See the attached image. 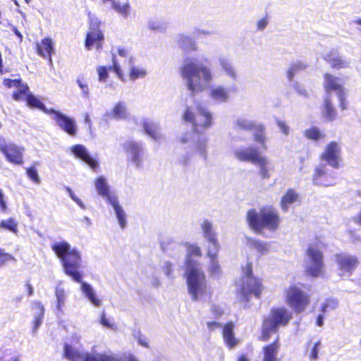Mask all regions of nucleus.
Returning <instances> with one entry per match:
<instances>
[{"mask_svg":"<svg viewBox=\"0 0 361 361\" xmlns=\"http://www.w3.org/2000/svg\"><path fill=\"white\" fill-rule=\"evenodd\" d=\"M18 222L13 218L2 220L0 222V228L9 231L14 234H17L18 232Z\"/></svg>","mask_w":361,"mask_h":361,"instance_id":"nucleus-48","label":"nucleus"},{"mask_svg":"<svg viewBox=\"0 0 361 361\" xmlns=\"http://www.w3.org/2000/svg\"><path fill=\"white\" fill-rule=\"evenodd\" d=\"M256 132L253 134V138L255 142L260 144L264 150L267 149V135L265 133V127L262 124L257 125L254 128Z\"/></svg>","mask_w":361,"mask_h":361,"instance_id":"nucleus-39","label":"nucleus"},{"mask_svg":"<svg viewBox=\"0 0 361 361\" xmlns=\"http://www.w3.org/2000/svg\"><path fill=\"white\" fill-rule=\"evenodd\" d=\"M135 338L137 340L138 343L145 347L149 348V339L145 336L142 335L140 331L134 334Z\"/></svg>","mask_w":361,"mask_h":361,"instance_id":"nucleus-60","label":"nucleus"},{"mask_svg":"<svg viewBox=\"0 0 361 361\" xmlns=\"http://www.w3.org/2000/svg\"><path fill=\"white\" fill-rule=\"evenodd\" d=\"M200 226L202 235L207 241L217 238V233H216L213 224L211 221L209 220H204L201 223Z\"/></svg>","mask_w":361,"mask_h":361,"instance_id":"nucleus-38","label":"nucleus"},{"mask_svg":"<svg viewBox=\"0 0 361 361\" xmlns=\"http://www.w3.org/2000/svg\"><path fill=\"white\" fill-rule=\"evenodd\" d=\"M147 68L142 64H135L133 61L130 63L128 77L130 80L135 81L143 79L147 75Z\"/></svg>","mask_w":361,"mask_h":361,"instance_id":"nucleus-33","label":"nucleus"},{"mask_svg":"<svg viewBox=\"0 0 361 361\" xmlns=\"http://www.w3.org/2000/svg\"><path fill=\"white\" fill-rule=\"evenodd\" d=\"M66 274L71 276L75 281H80L82 275L79 272L81 267V255L80 252L73 248L61 261Z\"/></svg>","mask_w":361,"mask_h":361,"instance_id":"nucleus-11","label":"nucleus"},{"mask_svg":"<svg viewBox=\"0 0 361 361\" xmlns=\"http://www.w3.org/2000/svg\"><path fill=\"white\" fill-rule=\"evenodd\" d=\"M313 182L315 185L327 187L335 183V178L326 172L325 166H321L315 169Z\"/></svg>","mask_w":361,"mask_h":361,"instance_id":"nucleus-26","label":"nucleus"},{"mask_svg":"<svg viewBox=\"0 0 361 361\" xmlns=\"http://www.w3.org/2000/svg\"><path fill=\"white\" fill-rule=\"evenodd\" d=\"M259 169V174L263 179H269L274 167L271 161L267 157L260 154L254 163Z\"/></svg>","mask_w":361,"mask_h":361,"instance_id":"nucleus-25","label":"nucleus"},{"mask_svg":"<svg viewBox=\"0 0 361 361\" xmlns=\"http://www.w3.org/2000/svg\"><path fill=\"white\" fill-rule=\"evenodd\" d=\"M324 59L334 68L341 69L350 66V62L340 56L336 50H331L326 52L324 55Z\"/></svg>","mask_w":361,"mask_h":361,"instance_id":"nucleus-28","label":"nucleus"},{"mask_svg":"<svg viewBox=\"0 0 361 361\" xmlns=\"http://www.w3.org/2000/svg\"><path fill=\"white\" fill-rule=\"evenodd\" d=\"M186 249L185 256V270L202 269L200 262L195 260L194 258H200L202 252L200 246L197 244L185 243Z\"/></svg>","mask_w":361,"mask_h":361,"instance_id":"nucleus-18","label":"nucleus"},{"mask_svg":"<svg viewBox=\"0 0 361 361\" xmlns=\"http://www.w3.org/2000/svg\"><path fill=\"white\" fill-rule=\"evenodd\" d=\"M235 86L226 87L221 85H215L210 88L209 95V97L217 103H225L230 99V93L235 92Z\"/></svg>","mask_w":361,"mask_h":361,"instance_id":"nucleus-21","label":"nucleus"},{"mask_svg":"<svg viewBox=\"0 0 361 361\" xmlns=\"http://www.w3.org/2000/svg\"><path fill=\"white\" fill-rule=\"evenodd\" d=\"M237 293L243 300H248L250 295L259 298L264 290L260 279L252 274V264L250 263L243 267V276L237 281Z\"/></svg>","mask_w":361,"mask_h":361,"instance_id":"nucleus-4","label":"nucleus"},{"mask_svg":"<svg viewBox=\"0 0 361 361\" xmlns=\"http://www.w3.org/2000/svg\"><path fill=\"white\" fill-rule=\"evenodd\" d=\"M51 118L55 121L57 126L63 131L71 136L77 133V126L74 118L68 117L60 111L50 109Z\"/></svg>","mask_w":361,"mask_h":361,"instance_id":"nucleus-15","label":"nucleus"},{"mask_svg":"<svg viewBox=\"0 0 361 361\" xmlns=\"http://www.w3.org/2000/svg\"><path fill=\"white\" fill-rule=\"evenodd\" d=\"M234 324L232 322L226 324L223 329L224 342L229 348H233L239 343V340L234 335Z\"/></svg>","mask_w":361,"mask_h":361,"instance_id":"nucleus-34","label":"nucleus"},{"mask_svg":"<svg viewBox=\"0 0 361 361\" xmlns=\"http://www.w3.org/2000/svg\"><path fill=\"white\" fill-rule=\"evenodd\" d=\"M4 84L8 88H15L13 94V98L16 101H25L31 107L37 108L43 110L47 114H50V110L46 109L43 103L34 95L30 93L27 86L23 84L18 79H5Z\"/></svg>","mask_w":361,"mask_h":361,"instance_id":"nucleus-9","label":"nucleus"},{"mask_svg":"<svg viewBox=\"0 0 361 361\" xmlns=\"http://www.w3.org/2000/svg\"><path fill=\"white\" fill-rule=\"evenodd\" d=\"M32 309L34 312L35 316H44V305L38 301H35L32 304Z\"/></svg>","mask_w":361,"mask_h":361,"instance_id":"nucleus-56","label":"nucleus"},{"mask_svg":"<svg viewBox=\"0 0 361 361\" xmlns=\"http://www.w3.org/2000/svg\"><path fill=\"white\" fill-rule=\"evenodd\" d=\"M99 322L101 325L107 329L116 330L117 328L114 319L106 317L104 312H102L101 314L100 318L99 319Z\"/></svg>","mask_w":361,"mask_h":361,"instance_id":"nucleus-52","label":"nucleus"},{"mask_svg":"<svg viewBox=\"0 0 361 361\" xmlns=\"http://www.w3.org/2000/svg\"><path fill=\"white\" fill-rule=\"evenodd\" d=\"M257 125L247 116H240L236 118L235 122V128L244 130H252Z\"/></svg>","mask_w":361,"mask_h":361,"instance_id":"nucleus-40","label":"nucleus"},{"mask_svg":"<svg viewBox=\"0 0 361 361\" xmlns=\"http://www.w3.org/2000/svg\"><path fill=\"white\" fill-rule=\"evenodd\" d=\"M67 192L68 193L70 197L82 209H85L86 208L85 204L82 202V201L78 198L73 192V190L70 188H66Z\"/></svg>","mask_w":361,"mask_h":361,"instance_id":"nucleus-61","label":"nucleus"},{"mask_svg":"<svg viewBox=\"0 0 361 361\" xmlns=\"http://www.w3.org/2000/svg\"><path fill=\"white\" fill-rule=\"evenodd\" d=\"M306 68V65L302 62H295L292 63L287 71V77L289 80H291L295 76V73L298 71L305 70Z\"/></svg>","mask_w":361,"mask_h":361,"instance_id":"nucleus-51","label":"nucleus"},{"mask_svg":"<svg viewBox=\"0 0 361 361\" xmlns=\"http://www.w3.org/2000/svg\"><path fill=\"white\" fill-rule=\"evenodd\" d=\"M247 244L250 247L256 250L261 255L267 253L269 250V245L267 243L260 242L253 239L247 238Z\"/></svg>","mask_w":361,"mask_h":361,"instance_id":"nucleus-46","label":"nucleus"},{"mask_svg":"<svg viewBox=\"0 0 361 361\" xmlns=\"http://www.w3.org/2000/svg\"><path fill=\"white\" fill-rule=\"evenodd\" d=\"M147 27L152 30L162 31L165 29L164 24L159 19H150L147 22Z\"/></svg>","mask_w":361,"mask_h":361,"instance_id":"nucleus-55","label":"nucleus"},{"mask_svg":"<svg viewBox=\"0 0 361 361\" xmlns=\"http://www.w3.org/2000/svg\"><path fill=\"white\" fill-rule=\"evenodd\" d=\"M68 295V290L66 289L62 282L60 281L56 285L54 290V295L56 298V308L58 313H64V307L66 306Z\"/></svg>","mask_w":361,"mask_h":361,"instance_id":"nucleus-27","label":"nucleus"},{"mask_svg":"<svg viewBox=\"0 0 361 361\" xmlns=\"http://www.w3.org/2000/svg\"><path fill=\"white\" fill-rule=\"evenodd\" d=\"M292 319V312L285 307H279L271 311L270 316L264 320L262 339L267 341L272 333H275L279 326H286Z\"/></svg>","mask_w":361,"mask_h":361,"instance_id":"nucleus-8","label":"nucleus"},{"mask_svg":"<svg viewBox=\"0 0 361 361\" xmlns=\"http://www.w3.org/2000/svg\"><path fill=\"white\" fill-rule=\"evenodd\" d=\"M108 115L116 120L126 119L128 117L127 104L123 101L117 102Z\"/></svg>","mask_w":361,"mask_h":361,"instance_id":"nucleus-32","label":"nucleus"},{"mask_svg":"<svg viewBox=\"0 0 361 361\" xmlns=\"http://www.w3.org/2000/svg\"><path fill=\"white\" fill-rule=\"evenodd\" d=\"M178 43L184 48H188L192 50L197 49L196 44L188 36L180 35L178 38Z\"/></svg>","mask_w":361,"mask_h":361,"instance_id":"nucleus-53","label":"nucleus"},{"mask_svg":"<svg viewBox=\"0 0 361 361\" xmlns=\"http://www.w3.org/2000/svg\"><path fill=\"white\" fill-rule=\"evenodd\" d=\"M322 114L329 121H333L336 118V111L331 102L330 97L329 96H326L324 99Z\"/></svg>","mask_w":361,"mask_h":361,"instance_id":"nucleus-43","label":"nucleus"},{"mask_svg":"<svg viewBox=\"0 0 361 361\" xmlns=\"http://www.w3.org/2000/svg\"><path fill=\"white\" fill-rule=\"evenodd\" d=\"M112 8L124 18H127L130 11V6L128 2H119L115 0L110 1Z\"/></svg>","mask_w":361,"mask_h":361,"instance_id":"nucleus-45","label":"nucleus"},{"mask_svg":"<svg viewBox=\"0 0 361 361\" xmlns=\"http://www.w3.org/2000/svg\"><path fill=\"white\" fill-rule=\"evenodd\" d=\"M185 277L188 292L192 301L203 302L209 299L211 293L202 269L185 270Z\"/></svg>","mask_w":361,"mask_h":361,"instance_id":"nucleus-3","label":"nucleus"},{"mask_svg":"<svg viewBox=\"0 0 361 361\" xmlns=\"http://www.w3.org/2000/svg\"><path fill=\"white\" fill-rule=\"evenodd\" d=\"M37 52L43 58H47L50 66L53 65L51 54L54 52V43L51 38L45 37L37 44Z\"/></svg>","mask_w":361,"mask_h":361,"instance_id":"nucleus-30","label":"nucleus"},{"mask_svg":"<svg viewBox=\"0 0 361 361\" xmlns=\"http://www.w3.org/2000/svg\"><path fill=\"white\" fill-rule=\"evenodd\" d=\"M143 128L146 134L156 141H159L163 138L160 127L158 124L149 121L143 122Z\"/></svg>","mask_w":361,"mask_h":361,"instance_id":"nucleus-35","label":"nucleus"},{"mask_svg":"<svg viewBox=\"0 0 361 361\" xmlns=\"http://www.w3.org/2000/svg\"><path fill=\"white\" fill-rule=\"evenodd\" d=\"M324 87L326 92V96H331V91H336L337 95L339 93L344 92L342 80L331 74L326 73L324 76Z\"/></svg>","mask_w":361,"mask_h":361,"instance_id":"nucleus-24","label":"nucleus"},{"mask_svg":"<svg viewBox=\"0 0 361 361\" xmlns=\"http://www.w3.org/2000/svg\"><path fill=\"white\" fill-rule=\"evenodd\" d=\"M194 151L197 152L204 160L207 159V139L205 137H200L196 140L194 146Z\"/></svg>","mask_w":361,"mask_h":361,"instance_id":"nucleus-41","label":"nucleus"},{"mask_svg":"<svg viewBox=\"0 0 361 361\" xmlns=\"http://www.w3.org/2000/svg\"><path fill=\"white\" fill-rule=\"evenodd\" d=\"M27 175L30 180L37 184L40 183V178L38 175V171L35 167H30L27 169Z\"/></svg>","mask_w":361,"mask_h":361,"instance_id":"nucleus-58","label":"nucleus"},{"mask_svg":"<svg viewBox=\"0 0 361 361\" xmlns=\"http://www.w3.org/2000/svg\"><path fill=\"white\" fill-rule=\"evenodd\" d=\"M321 159L334 168H338L341 161V149L336 142H331L324 148Z\"/></svg>","mask_w":361,"mask_h":361,"instance_id":"nucleus-14","label":"nucleus"},{"mask_svg":"<svg viewBox=\"0 0 361 361\" xmlns=\"http://www.w3.org/2000/svg\"><path fill=\"white\" fill-rule=\"evenodd\" d=\"M207 247V256L209 259L218 258L219 252L220 250V244L218 238L208 240Z\"/></svg>","mask_w":361,"mask_h":361,"instance_id":"nucleus-44","label":"nucleus"},{"mask_svg":"<svg viewBox=\"0 0 361 361\" xmlns=\"http://www.w3.org/2000/svg\"><path fill=\"white\" fill-rule=\"evenodd\" d=\"M76 82L82 91V96L85 98H88L90 96V89L88 83L82 76H79L77 78Z\"/></svg>","mask_w":361,"mask_h":361,"instance_id":"nucleus-54","label":"nucleus"},{"mask_svg":"<svg viewBox=\"0 0 361 361\" xmlns=\"http://www.w3.org/2000/svg\"><path fill=\"white\" fill-rule=\"evenodd\" d=\"M305 136L310 140L317 141L324 138L323 133L316 127L307 129L304 133Z\"/></svg>","mask_w":361,"mask_h":361,"instance_id":"nucleus-50","label":"nucleus"},{"mask_svg":"<svg viewBox=\"0 0 361 361\" xmlns=\"http://www.w3.org/2000/svg\"><path fill=\"white\" fill-rule=\"evenodd\" d=\"M279 345L276 342L265 346L263 349L264 357L262 361H279L276 356L278 354Z\"/></svg>","mask_w":361,"mask_h":361,"instance_id":"nucleus-42","label":"nucleus"},{"mask_svg":"<svg viewBox=\"0 0 361 361\" xmlns=\"http://www.w3.org/2000/svg\"><path fill=\"white\" fill-rule=\"evenodd\" d=\"M183 120L192 125L196 133L212 126V116L202 104L195 102L194 106L187 107L183 114Z\"/></svg>","mask_w":361,"mask_h":361,"instance_id":"nucleus-5","label":"nucleus"},{"mask_svg":"<svg viewBox=\"0 0 361 361\" xmlns=\"http://www.w3.org/2000/svg\"><path fill=\"white\" fill-rule=\"evenodd\" d=\"M116 51L119 56L128 59L129 60V63L132 62L133 59L130 56L129 51L127 49H126L125 47H118Z\"/></svg>","mask_w":361,"mask_h":361,"instance_id":"nucleus-64","label":"nucleus"},{"mask_svg":"<svg viewBox=\"0 0 361 361\" xmlns=\"http://www.w3.org/2000/svg\"><path fill=\"white\" fill-rule=\"evenodd\" d=\"M208 271L212 277L219 278L221 274V268L219 263L218 258L209 259Z\"/></svg>","mask_w":361,"mask_h":361,"instance_id":"nucleus-49","label":"nucleus"},{"mask_svg":"<svg viewBox=\"0 0 361 361\" xmlns=\"http://www.w3.org/2000/svg\"><path fill=\"white\" fill-rule=\"evenodd\" d=\"M321 346V342L319 341L310 343L309 347L311 348L310 353V357L312 360H317L318 358V349Z\"/></svg>","mask_w":361,"mask_h":361,"instance_id":"nucleus-59","label":"nucleus"},{"mask_svg":"<svg viewBox=\"0 0 361 361\" xmlns=\"http://www.w3.org/2000/svg\"><path fill=\"white\" fill-rule=\"evenodd\" d=\"M323 247V243L316 240L309 245L306 250L304 267L305 271L312 276H322L325 273L324 255L322 252Z\"/></svg>","mask_w":361,"mask_h":361,"instance_id":"nucleus-6","label":"nucleus"},{"mask_svg":"<svg viewBox=\"0 0 361 361\" xmlns=\"http://www.w3.org/2000/svg\"><path fill=\"white\" fill-rule=\"evenodd\" d=\"M335 263L338 274L341 277H349L357 268L359 261L354 255L339 253L335 255Z\"/></svg>","mask_w":361,"mask_h":361,"instance_id":"nucleus-12","label":"nucleus"},{"mask_svg":"<svg viewBox=\"0 0 361 361\" xmlns=\"http://www.w3.org/2000/svg\"><path fill=\"white\" fill-rule=\"evenodd\" d=\"M112 66L109 68L104 66H99L97 67L96 71L98 75V80L99 82L105 83L109 78V71H114L118 78L121 80H123V74L121 66L119 65L118 61L117 60L116 56L114 54L112 57Z\"/></svg>","mask_w":361,"mask_h":361,"instance_id":"nucleus-20","label":"nucleus"},{"mask_svg":"<svg viewBox=\"0 0 361 361\" xmlns=\"http://www.w3.org/2000/svg\"><path fill=\"white\" fill-rule=\"evenodd\" d=\"M15 260L14 257L10 254L4 252L0 249V267L4 265L6 262L9 261Z\"/></svg>","mask_w":361,"mask_h":361,"instance_id":"nucleus-63","label":"nucleus"},{"mask_svg":"<svg viewBox=\"0 0 361 361\" xmlns=\"http://www.w3.org/2000/svg\"><path fill=\"white\" fill-rule=\"evenodd\" d=\"M51 249L62 261L71 251V245L66 241L56 242L52 244Z\"/></svg>","mask_w":361,"mask_h":361,"instance_id":"nucleus-36","label":"nucleus"},{"mask_svg":"<svg viewBox=\"0 0 361 361\" xmlns=\"http://www.w3.org/2000/svg\"><path fill=\"white\" fill-rule=\"evenodd\" d=\"M298 195L293 189H289L284 195L282 196L280 205L283 212H287L289 207L297 202Z\"/></svg>","mask_w":361,"mask_h":361,"instance_id":"nucleus-37","label":"nucleus"},{"mask_svg":"<svg viewBox=\"0 0 361 361\" xmlns=\"http://www.w3.org/2000/svg\"><path fill=\"white\" fill-rule=\"evenodd\" d=\"M94 187L98 195L105 198L111 205L121 228H124L126 226V212L118 203L117 197L114 192L110 191L106 178L103 176L96 178L94 180Z\"/></svg>","mask_w":361,"mask_h":361,"instance_id":"nucleus-7","label":"nucleus"},{"mask_svg":"<svg viewBox=\"0 0 361 361\" xmlns=\"http://www.w3.org/2000/svg\"><path fill=\"white\" fill-rule=\"evenodd\" d=\"M128 157L137 168H141L143 164V150L140 143L128 141L124 145Z\"/></svg>","mask_w":361,"mask_h":361,"instance_id":"nucleus-19","label":"nucleus"},{"mask_svg":"<svg viewBox=\"0 0 361 361\" xmlns=\"http://www.w3.org/2000/svg\"><path fill=\"white\" fill-rule=\"evenodd\" d=\"M233 154L235 158L238 161L250 162L253 164L260 155L258 149L253 146L236 149Z\"/></svg>","mask_w":361,"mask_h":361,"instance_id":"nucleus-22","label":"nucleus"},{"mask_svg":"<svg viewBox=\"0 0 361 361\" xmlns=\"http://www.w3.org/2000/svg\"><path fill=\"white\" fill-rule=\"evenodd\" d=\"M276 124L280 129V131L286 136H288L290 132V127L288 125L283 121L277 120Z\"/></svg>","mask_w":361,"mask_h":361,"instance_id":"nucleus-62","label":"nucleus"},{"mask_svg":"<svg viewBox=\"0 0 361 361\" xmlns=\"http://www.w3.org/2000/svg\"><path fill=\"white\" fill-rule=\"evenodd\" d=\"M80 336L73 335L71 343H65L63 346V357L70 361H86L91 353H84L73 346V343H79Z\"/></svg>","mask_w":361,"mask_h":361,"instance_id":"nucleus-16","label":"nucleus"},{"mask_svg":"<svg viewBox=\"0 0 361 361\" xmlns=\"http://www.w3.org/2000/svg\"><path fill=\"white\" fill-rule=\"evenodd\" d=\"M219 65L224 73L235 81L238 78V72L230 59L226 56L219 58Z\"/></svg>","mask_w":361,"mask_h":361,"instance_id":"nucleus-31","label":"nucleus"},{"mask_svg":"<svg viewBox=\"0 0 361 361\" xmlns=\"http://www.w3.org/2000/svg\"><path fill=\"white\" fill-rule=\"evenodd\" d=\"M285 302L296 313L304 312L310 303V295L296 285L284 290Z\"/></svg>","mask_w":361,"mask_h":361,"instance_id":"nucleus-10","label":"nucleus"},{"mask_svg":"<svg viewBox=\"0 0 361 361\" xmlns=\"http://www.w3.org/2000/svg\"><path fill=\"white\" fill-rule=\"evenodd\" d=\"M0 151L10 163L15 165H22L23 164L24 149L23 147L12 142H4L0 145Z\"/></svg>","mask_w":361,"mask_h":361,"instance_id":"nucleus-13","label":"nucleus"},{"mask_svg":"<svg viewBox=\"0 0 361 361\" xmlns=\"http://www.w3.org/2000/svg\"><path fill=\"white\" fill-rule=\"evenodd\" d=\"M80 283V290L85 298L96 307H99L102 305V299L98 295L93 286L80 279V281H78Z\"/></svg>","mask_w":361,"mask_h":361,"instance_id":"nucleus-23","label":"nucleus"},{"mask_svg":"<svg viewBox=\"0 0 361 361\" xmlns=\"http://www.w3.org/2000/svg\"><path fill=\"white\" fill-rule=\"evenodd\" d=\"M247 221L252 230L261 233L264 230L276 231L280 226L281 218L276 209L268 206L261 208L259 211L248 210Z\"/></svg>","mask_w":361,"mask_h":361,"instance_id":"nucleus-2","label":"nucleus"},{"mask_svg":"<svg viewBox=\"0 0 361 361\" xmlns=\"http://www.w3.org/2000/svg\"><path fill=\"white\" fill-rule=\"evenodd\" d=\"M161 269L167 277L169 279H173L172 263L168 261L164 262L161 265Z\"/></svg>","mask_w":361,"mask_h":361,"instance_id":"nucleus-57","label":"nucleus"},{"mask_svg":"<svg viewBox=\"0 0 361 361\" xmlns=\"http://www.w3.org/2000/svg\"><path fill=\"white\" fill-rule=\"evenodd\" d=\"M99 24L97 21L91 22L85 44L87 50L91 49L94 47H95L97 49H99L102 47L104 35L99 28Z\"/></svg>","mask_w":361,"mask_h":361,"instance_id":"nucleus-17","label":"nucleus"},{"mask_svg":"<svg viewBox=\"0 0 361 361\" xmlns=\"http://www.w3.org/2000/svg\"><path fill=\"white\" fill-rule=\"evenodd\" d=\"M71 151L76 158L80 159L82 161L87 164L92 169H95L97 167V162L90 156V154L85 146L82 145H73L71 147Z\"/></svg>","mask_w":361,"mask_h":361,"instance_id":"nucleus-29","label":"nucleus"},{"mask_svg":"<svg viewBox=\"0 0 361 361\" xmlns=\"http://www.w3.org/2000/svg\"><path fill=\"white\" fill-rule=\"evenodd\" d=\"M86 361H123V360L112 354L91 353V356H89Z\"/></svg>","mask_w":361,"mask_h":361,"instance_id":"nucleus-47","label":"nucleus"},{"mask_svg":"<svg viewBox=\"0 0 361 361\" xmlns=\"http://www.w3.org/2000/svg\"><path fill=\"white\" fill-rule=\"evenodd\" d=\"M186 88L193 94L208 89L214 80L211 68L194 58H187L180 68Z\"/></svg>","mask_w":361,"mask_h":361,"instance_id":"nucleus-1","label":"nucleus"}]
</instances>
